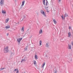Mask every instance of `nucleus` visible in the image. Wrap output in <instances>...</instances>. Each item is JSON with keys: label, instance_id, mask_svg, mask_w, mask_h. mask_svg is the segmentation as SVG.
Wrapping results in <instances>:
<instances>
[{"label": "nucleus", "instance_id": "1", "mask_svg": "<svg viewBox=\"0 0 73 73\" xmlns=\"http://www.w3.org/2000/svg\"><path fill=\"white\" fill-rule=\"evenodd\" d=\"M8 46H6V47L4 48V53H7V52H8L9 50L8 49Z\"/></svg>", "mask_w": 73, "mask_h": 73}, {"label": "nucleus", "instance_id": "2", "mask_svg": "<svg viewBox=\"0 0 73 73\" xmlns=\"http://www.w3.org/2000/svg\"><path fill=\"white\" fill-rule=\"evenodd\" d=\"M43 3L44 5H45H45L46 6L48 5V1L47 0H43Z\"/></svg>", "mask_w": 73, "mask_h": 73}, {"label": "nucleus", "instance_id": "3", "mask_svg": "<svg viewBox=\"0 0 73 73\" xmlns=\"http://www.w3.org/2000/svg\"><path fill=\"white\" fill-rule=\"evenodd\" d=\"M41 13L44 16V17H46V14H45V12H44V11L42 10H41Z\"/></svg>", "mask_w": 73, "mask_h": 73}, {"label": "nucleus", "instance_id": "4", "mask_svg": "<svg viewBox=\"0 0 73 73\" xmlns=\"http://www.w3.org/2000/svg\"><path fill=\"white\" fill-rule=\"evenodd\" d=\"M25 1H22V4L21 5V7H20V9H21V8H23V6L24 5V4L25 3Z\"/></svg>", "mask_w": 73, "mask_h": 73}, {"label": "nucleus", "instance_id": "5", "mask_svg": "<svg viewBox=\"0 0 73 73\" xmlns=\"http://www.w3.org/2000/svg\"><path fill=\"white\" fill-rule=\"evenodd\" d=\"M22 39H23L22 38H18V39H17V42H19V44H20V41H21V40H22Z\"/></svg>", "mask_w": 73, "mask_h": 73}, {"label": "nucleus", "instance_id": "6", "mask_svg": "<svg viewBox=\"0 0 73 73\" xmlns=\"http://www.w3.org/2000/svg\"><path fill=\"white\" fill-rule=\"evenodd\" d=\"M0 3L1 4V5L2 7H3V4H4V0H1Z\"/></svg>", "mask_w": 73, "mask_h": 73}, {"label": "nucleus", "instance_id": "7", "mask_svg": "<svg viewBox=\"0 0 73 73\" xmlns=\"http://www.w3.org/2000/svg\"><path fill=\"white\" fill-rule=\"evenodd\" d=\"M2 13H3V14H5L6 13V11L5 10H2Z\"/></svg>", "mask_w": 73, "mask_h": 73}, {"label": "nucleus", "instance_id": "8", "mask_svg": "<svg viewBox=\"0 0 73 73\" xmlns=\"http://www.w3.org/2000/svg\"><path fill=\"white\" fill-rule=\"evenodd\" d=\"M53 21L54 24H56L57 23V21H56V20H55V19H53Z\"/></svg>", "mask_w": 73, "mask_h": 73}, {"label": "nucleus", "instance_id": "9", "mask_svg": "<svg viewBox=\"0 0 73 73\" xmlns=\"http://www.w3.org/2000/svg\"><path fill=\"white\" fill-rule=\"evenodd\" d=\"M26 61V60L25 59H22V60H21V62H25Z\"/></svg>", "mask_w": 73, "mask_h": 73}, {"label": "nucleus", "instance_id": "10", "mask_svg": "<svg viewBox=\"0 0 73 73\" xmlns=\"http://www.w3.org/2000/svg\"><path fill=\"white\" fill-rule=\"evenodd\" d=\"M39 33L40 34H42V30H39Z\"/></svg>", "mask_w": 73, "mask_h": 73}, {"label": "nucleus", "instance_id": "11", "mask_svg": "<svg viewBox=\"0 0 73 73\" xmlns=\"http://www.w3.org/2000/svg\"><path fill=\"white\" fill-rule=\"evenodd\" d=\"M24 27H23L21 29V31H22L23 32L24 31Z\"/></svg>", "mask_w": 73, "mask_h": 73}, {"label": "nucleus", "instance_id": "12", "mask_svg": "<svg viewBox=\"0 0 73 73\" xmlns=\"http://www.w3.org/2000/svg\"><path fill=\"white\" fill-rule=\"evenodd\" d=\"M68 48L69 49H71V45H69L68 46Z\"/></svg>", "mask_w": 73, "mask_h": 73}, {"label": "nucleus", "instance_id": "13", "mask_svg": "<svg viewBox=\"0 0 73 73\" xmlns=\"http://www.w3.org/2000/svg\"><path fill=\"white\" fill-rule=\"evenodd\" d=\"M22 20H23L24 21H25V20H26V17L25 16H23V18Z\"/></svg>", "mask_w": 73, "mask_h": 73}, {"label": "nucleus", "instance_id": "14", "mask_svg": "<svg viewBox=\"0 0 73 73\" xmlns=\"http://www.w3.org/2000/svg\"><path fill=\"white\" fill-rule=\"evenodd\" d=\"M45 62H44L43 63V65L42 66V68H44V66H45Z\"/></svg>", "mask_w": 73, "mask_h": 73}, {"label": "nucleus", "instance_id": "15", "mask_svg": "<svg viewBox=\"0 0 73 73\" xmlns=\"http://www.w3.org/2000/svg\"><path fill=\"white\" fill-rule=\"evenodd\" d=\"M68 35L69 37H70V36H71V33H70L69 32L68 33Z\"/></svg>", "mask_w": 73, "mask_h": 73}, {"label": "nucleus", "instance_id": "16", "mask_svg": "<svg viewBox=\"0 0 73 73\" xmlns=\"http://www.w3.org/2000/svg\"><path fill=\"white\" fill-rule=\"evenodd\" d=\"M27 49H28V46H27V47H26L25 48V50L26 51H27Z\"/></svg>", "mask_w": 73, "mask_h": 73}, {"label": "nucleus", "instance_id": "17", "mask_svg": "<svg viewBox=\"0 0 73 73\" xmlns=\"http://www.w3.org/2000/svg\"><path fill=\"white\" fill-rule=\"evenodd\" d=\"M6 29H9V28H10V26H6Z\"/></svg>", "mask_w": 73, "mask_h": 73}, {"label": "nucleus", "instance_id": "18", "mask_svg": "<svg viewBox=\"0 0 73 73\" xmlns=\"http://www.w3.org/2000/svg\"><path fill=\"white\" fill-rule=\"evenodd\" d=\"M49 8V7H46L45 6V8L46 10L47 9H48V8Z\"/></svg>", "mask_w": 73, "mask_h": 73}, {"label": "nucleus", "instance_id": "19", "mask_svg": "<svg viewBox=\"0 0 73 73\" xmlns=\"http://www.w3.org/2000/svg\"><path fill=\"white\" fill-rule=\"evenodd\" d=\"M33 63L35 65H36V61L34 60Z\"/></svg>", "mask_w": 73, "mask_h": 73}, {"label": "nucleus", "instance_id": "20", "mask_svg": "<svg viewBox=\"0 0 73 73\" xmlns=\"http://www.w3.org/2000/svg\"><path fill=\"white\" fill-rule=\"evenodd\" d=\"M48 46H49L48 43H47L46 45V47H48Z\"/></svg>", "mask_w": 73, "mask_h": 73}, {"label": "nucleus", "instance_id": "21", "mask_svg": "<svg viewBox=\"0 0 73 73\" xmlns=\"http://www.w3.org/2000/svg\"><path fill=\"white\" fill-rule=\"evenodd\" d=\"M57 71L56 70H54V73H57Z\"/></svg>", "mask_w": 73, "mask_h": 73}, {"label": "nucleus", "instance_id": "22", "mask_svg": "<svg viewBox=\"0 0 73 73\" xmlns=\"http://www.w3.org/2000/svg\"><path fill=\"white\" fill-rule=\"evenodd\" d=\"M67 16H68V14H65L64 15V17H66Z\"/></svg>", "mask_w": 73, "mask_h": 73}, {"label": "nucleus", "instance_id": "23", "mask_svg": "<svg viewBox=\"0 0 73 73\" xmlns=\"http://www.w3.org/2000/svg\"><path fill=\"white\" fill-rule=\"evenodd\" d=\"M8 21H9V19H7L6 20V23H8Z\"/></svg>", "mask_w": 73, "mask_h": 73}, {"label": "nucleus", "instance_id": "24", "mask_svg": "<svg viewBox=\"0 0 73 73\" xmlns=\"http://www.w3.org/2000/svg\"><path fill=\"white\" fill-rule=\"evenodd\" d=\"M42 42L40 40L39 42V43H40V45L41 46V43Z\"/></svg>", "mask_w": 73, "mask_h": 73}, {"label": "nucleus", "instance_id": "25", "mask_svg": "<svg viewBox=\"0 0 73 73\" xmlns=\"http://www.w3.org/2000/svg\"><path fill=\"white\" fill-rule=\"evenodd\" d=\"M5 69V68H0V71L2 70H3V69Z\"/></svg>", "mask_w": 73, "mask_h": 73}, {"label": "nucleus", "instance_id": "26", "mask_svg": "<svg viewBox=\"0 0 73 73\" xmlns=\"http://www.w3.org/2000/svg\"><path fill=\"white\" fill-rule=\"evenodd\" d=\"M23 57H24V58L23 59L24 60L25 59L26 60H27V57H25V56H24Z\"/></svg>", "mask_w": 73, "mask_h": 73}, {"label": "nucleus", "instance_id": "27", "mask_svg": "<svg viewBox=\"0 0 73 73\" xmlns=\"http://www.w3.org/2000/svg\"><path fill=\"white\" fill-rule=\"evenodd\" d=\"M35 58H36V59H37V55L36 54L35 56Z\"/></svg>", "mask_w": 73, "mask_h": 73}, {"label": "nucleus", "instance_id": "28", "mask_svg": "<svg viewBox=\"0 0 73 73\" xmlns=\"http://www.w3.org/2000/svg\"><path fill=\"white\" fill-rule=\"evenodd\" d=\"M18 70V69H17V68H16L14 70V71H17V70Z\"/></svg>", "mask_w": 73, "mask_h": 73}, {"label": "nucleus", "instance_id": "29", "mask_svg": "<svg viewBox=\"0 0 73 73\" xmlns=\"http://www.w3.org/2000/svg\"><path fill=\"white\" fill-rule=\"evenodd\" d=\"M47 10L46 12L48 13L49 12V11L48 10V9L46 10Z\"/></svg>", "mask_w": 73, "mask_h": 73}, {"label": "nucleus", "instance_id": "30", "mask_svg": "<svg viewBox=\"0 0 73 73\" xmlns=\"http://www.w3.org/2000/svg\"><path fill=\"white\" fill-rule=\"evenodd\" d=\"M19 72V70H17V71L16 73H18Z\"/></svg>", "mask_w": 73, "mask_h": 73}, {"label": "nucleus", "instance_id": "31", "mask_svg": "<svg viewBox=\"0 0 73 73\" xmlns=\"http://www.w3.org/2000/svg\"><path fill=\"white\" fill-rule=\"evenodd\" d=\"M61 17L63 19H64V17L62 15V16Z\"/></svg>", "mask_w": 73, "mask_h": 73}, {"label": "nucleus", "instance_id": "32", "mask_svg": "<svg viewBox=\"0 0 73 73\" xmlns=\"http://www.w3.org/2000/svg\"><path fill=\"white\" fill-rule=\"evenodd\" d=\"M9 35V33H7V36H8V35Z\"/></svg>", "mask_w": 73, "mask_h": 73}, {"label": "nucleus", "instance_id": "33", "mask_svg": "<svg viewBox=\"0 0 73 73\" xmlns=\"http://www.w3.org/2000/svg\"><path fill=\"white\" fill-rule=\"evenodd\" d=\"M69 29H71V27H69Z\"/></svg>", "mask_w": 73, "mask_h": 73}, {"label": "nucleus", "instance_id": "34", "mask_svg": "<svg viewBox=\"0 0 73 73\" xmlns=\"http://www.w3.org/2000/svg\"><path fill=\"white\" fill-rule=\"evenodd\" d=\"M29 29H27V31H29Z\"/></svg>", "mask_w": 73, "mask_h": 73}, {"label": "nucleus", "instance_id": "35", "mask_svg": "<svg viewBox=\"0 0 73 73\" xmlns=\"http://www.w3.org/2000/svg\"><path fill=\"white\" fill-rule=\"evenodd\" d=\"M61 0H59V2H60V1H61Z\"/></svg>", "mask_w": 73, "mask_h": 73}, {"label": "nucleus", "instance_id": "36", "mask_svg": "<svg viewBox=\"0 0 73 73\" xmlns=\"http://www.w3.org/2000/svg\"><path fill=\"white\" fill-rule=\"evenodd\" d=\"M29 35H30V33H29Z\"/></svg>", "mask_w": 73, "mask_h": 73}, {"label": "nucleus", "instance_id": "37", "mask_svg": "<svg viewBox=\"0 0 73 73\" xmlns=\"http://www.w3.org/2000/svg\"><path fill=\"white\" fill-rule=\"evenodd\" d=\"M13 54V53H12L11 54V55H12V54Z\"/></svg>", "mask_w": 73, "mask_h": 73}, {"label": "nucleus", "instance_id": "38", "mask_svg": "<svg viewBox=\"0 0 73 73\" xmlns=\"http://www.w3.org/2000/svg\"><path fill=\"white\" fill-rule=\"evenodd\" d=\"M23 37H24V36H23Z\"/></svg>", "mask_w": 73, "mask_h": 73}, {"label": "nucleus", "instance_id": "39", "mask_svg": "<svg viewBox=\"0 0 73 73\" xmlns=\"http://www.w3.org/2000/svg\"><path fill=\"white\" fill-rule=\"evenodd\" d=\"M35 66H36V65H35Z\"/></svg>", "mask_w": 73, "mask_h": 73}]
</instances>
